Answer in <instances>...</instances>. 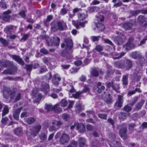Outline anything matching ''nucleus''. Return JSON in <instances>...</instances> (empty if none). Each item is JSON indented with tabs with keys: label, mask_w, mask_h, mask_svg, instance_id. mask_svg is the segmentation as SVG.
I'll list each match as a JSON object with an SVG mask.
<instances>
[{
	"label": "nucleus",
	"mask_w": 147,
	"mask_h": 147,
	"mask_svg": "<svg viewBox=\"0 0 147 147\" xmlns=\"http://www.w3.org/2000/svg\"><path fill=\"white\" fill-rule=\"evenodd\" d=\"M51 29L53 32L58 30H63L67 27L66 24L63 21H54L51 24Z\"/></svg>",
	"instance_id": "f257e3e1"
},
{
	"label": "nucleus",
	"mask_w": 147,
	"mask_h": 147,
	"mask_svg": "<svg viewBox=\"0 0 147 147\" xmlns=\"http://www.w3.org/2000/svg\"><path fill=\"white\" fill-rule=\"evenodd\" d=\"M2 93L3 97L5 98H8L9 96H11V98L13 99L14 98V96L15 94H16L14 91L11 90L7 86L3 87L2 90Z\"/></svg>",
	"instance_id": "f03ea898"
},
{
	"label": "nucleus",
	"mask_w": 147,
	"mask_h": 147,
	"mask_svg": "<svg viewBox=\"0 0 147 147\" xmlns=\"http://www.w3.org/2000/svg\"><path fill=\"white\" fill-rule=\"evenodd\" d=\"M46 42L49 46L52 45L58 46L60 42V38L57 36L53 37L51 38L48 37L46 38Z\"/></svg>",
	"instance_id": "7ed1b4c3"
},
{
	"label": "nucleus",
	"mask_w": 147,
	"mask_h": 147,
	"mask_svg": "<svg viewBox=\"0 0 147 147\" xmlns=\"http://www.w3.org/2000/svg\"><path fill=\"white\" fill-rule=\"evenodd\" d=\"M52 123L53 125L50 126L49 129V131H51L56 130L61 127V126L63 124V123L60 121L54 120L53 121Z\"/></svg>",
	"instance_id": "20e7f679"
},
{
	"label": "nucleus",
	"mask_w": 147,
	"mask_h": 147,
	"mask_svg": "<svg viewBox=\"0 0 147 147\" xmlns=\"http://www.w3.org/2000/svg\"><path fill=\"white\" fill-rule=\"evenodd\" d=\"M70 140V138L69 135L64 133L60 137L59 139L60 143L62 144H64L68 142Z\"/></svg>",
	"instance_id": "39448f33"
},
{
	"label": "nucleus",
	"mask_w": 147,
	"mask_h": 147,
	"mask_svg": "<svg viewBox=\"0 0 147 147\" xmlns=\"http://www.w3.org/2000/svg\"><path fill=\"white\" fill-rule=\"evenodd\" d=\"M123 96L119 95L117 100L114 105L115 108L116 109H119L121 108L123 105Z\"/></svg>",
	"instance_id": "423d86ee"
},
{
	"label": "nucleus",
	"mask_w": 147,
	"mask_h": 147,
	"mask_svg": "<svg viewBox=\"0 0 147 147\" xmlns=\"http://www.w3.org/2000/svg\"><path fill=\"white\" fill-rule=\"evenodd\" d=\"M134 40V39L132 38L129 39L128 42L125 45L123 46L125 48L126 50H130L134 48L135 46L133 43Z\"/></svg>",
	"instance_id": "0eeeda50"
},
{
	"label": "nucleus",
	"mask_w": 147,
	"mask_h": 147,
	"mask_svg": "<svg viewBox=\"0 0 147 147\" xmlns=\"http://www.w3.org/2000/svg\"><path fill=\"white\" fill-rule=\"evenodd\" d=\"M123 69L126 70H128L131 69L133 65L132 62L129 59H126L123 61Z\"/></svg>",
	"instance_id": "6e6552de"
},
{
	"label": "nucleus",
	"mask_w": 147,
	"mask_h": 147,
	"mask_svg": "<svg viewBox=\"0 0 147 147\" xmlns=\"http://www.w3.org/2000/svg\"><path fill=\"white\" fill-rule=\"evenodd\" d=\"M105 89V86L102 84L100 82H98L97 83V86L94 87V89L96 93H100L101 92L102 90H104Z\"/></svg>",
	"instance_id": "1a4fd4ad"
},
{
	"label": "nucleus",
	"mask_w": 147,
	"mask_h": 147,
	"mask_svg": "<svg viewBox=\"0 0 147 147\" xmlns=\"http://www.w3.org/2000/svg\"><path fill=\"white\" fill-rule=\"evenodd\" d=\"M127 127H124L122 128L119 131L120 136L124 139H125L127 138Z\"/></svg>",
	"instance_id": "9d476101"
},
{
	"label": "nucleus",
	"mask_w": 147,
	"mask_h": 147,
	"mask_svg": "<svg viewBox=\"0 0 147 147\" xmlns=\"http://www.w3.org/2000/svg\"><path fill=\"white\" fill-rule=\"evenodd\" d=\"M65 43L66 48V50L71 49L73 46V42L72 40L69 38L65 39Z\"/></svg>",
	"instance_id": "9b49d317"
},
{
	"label": "nucleus",
	"mask_w": 147,
	"mask_h": 147,
	"mask_svg": "<svg viewBox=\"0 0 147 147\" xmlns=\"http://www.w3.org/2000/svg\"><path fill=\"white\" fill-rule=\"evenodd\" d=\"M61 78L58 76L57 74H54L52 78V81L53 83L57 85L59 84V82L61 80Z\"/></svg>",
	"instance_id": "f8f14e48"
},
{
	"label": "nucleus",
	"mask_w": 147,
	"mask_h": 147,
	"mask_svg": "<svg viewBox=\"0 0 147 147\" xmlns=\"http://www.w3.org/2000/svg\"><path fill=\"white\" fill-rule=\"evenodd\" d=\"M11 57L20 64L22 65H24V61L19 56L14 55H13Z\"/></svg>",
	"instance_id": "ddd939ff"
},
{
	"label": "nucleus",
	"mask_w": 147,
	"mask_h": 147,
	"mask_svg": "<svg viewBox=\"0 0 147 147\" xmlns=\"http://www.w3.org/2000/svg\"><path fill=\"white\" fill-rule=\"evenodd\" d=\"M87 22L86 21L84 22H80L78 21H72V23L76 28H78L79 26H81L82 27H84L85 24L87 23Z\"/></svg>",
	"instance_id": "4468645a"
},
{
	"label": "nucleus",
	"mask_w": 147,
	"mask_h": 147,
	"mask_svg": "<svg viewBox=\"0 0 147 147\" xmlns=\"http://www.w3.org/2000/svg\"><path fill=\"white\" fill-rule=\"evenodd\" d=\"M126 53L125 52H122L121 53H114L112 55L113 57V59H117L121 58L124 56Z\"/></svg>",
	"instance_id": "2eb2a0df"
},
{
	"label": "nucleus",
	"mask_w": 147,
	"mask_h": 147,
	"mask_svg": "<svg viewBox=\"0 0 147 147\" xmlns=\"http://www.w3.org/2000/svg\"><path fill=\"white\" fill-rule=\"evenodd\" d=\"M22 109V108L20 107L17 109H16L13 111V118L15 120H17L19 119V115Z\"/></svg>",
	"instance_id": "dca6fc26"
},
{
	"label": "nucleus",
	"mask_w": 147,
	"mask_h": 147,
	"mask_svg": "<svg viewBox=\"0 0 147 147\" xmlns=\"http://www.w3.org/2000/svg\"><path fill=\"white\" fill-rule=\"evenodd\" d=\"M95 24L96 28L95 29V30H96V31L98 32H102L105 29V26L102 24L98 22V23Z\"/></svg>",
	"instance_id": "f3484780"
},
{
	"label": "nucleus",
	"mask_w": 147,
	"mask_h": 147,
	"mask_svg": "<svg viewBox=\"0 0 147 147\" xmlns=\"http://www.w3.org/2000/svg\"><path fill=\"white\" fill-rule=\"evenodd\" d=\"M11 13V11L10 10L4 12L3 13V20L5 21H8L10 18V16L9 14L10 13Z\"/></svg>",
	"instance_id": "a211bd4d"
},
{
	"label": "nucleus",
	"mask_w": 147,
	"mask_h": 147,
	"mask_svg": "<svg viewBox=\"0 0 147 147\" xmlns=\"http://www.w3.org/2000/svg\"><path fill=\"white\" fill-rule=\"evenodd\" d=\"M13 71L12 70V69H5L4 70L3 72V73L5 74H13L16 72L17 70V68L15 66H14Z\"/></svg>",
	"instance_id": "6ab92c4d"
},
{
	"label": "nucleus",
	"mask_w": 147,
	"mask_h": 147,
	"mask_svg": "<svg viewBox=\"0 0 147 147\" xmlns=\"http://www.w3.org/2000/svg\"><path fill=\"white\" fill-rule=\"evenodd\" d=\"M14 134L18 136H22L23 134V130L22 128H16L14 131Z\"/></svg>",
	"instance_id": "aec40b11"
},
{
	"label": "nucleus",
	"mask_w": 147,
	"mask_h": 147,
	"mask_svg": "<svg viewBox=\"0 0 147 147\" xmlns=\"http://www.w3.org/2000/svg\"><path fill=\"white\" fill-rule=\"evenodd\" d=\"M142 54L138 51H135L131 53V57L135 59H138V58L140 57Z\"/></svg>",
	"instance_id": "412c9836"
},
{
	"label": "nucleus",
	"mask_w": 147,
	"mask_h": 147,
	"mask_svg": "<svg viewBox=\"0 0 147 147\" xmlns=\"http://www.w3.org/2000/svg\"><path fill=\"white\" fill-rule=\"evenodd\" d=\"M115 43L118 45H122L123 42L122 38L120 36L116 37L114 39Z\"/></svg>",
	"instance_id": "4be33fe9"
},
{
	"label": "nucleus",
	"mask_w": 147,
	"mask_h": 147,
	"mask_svg": "<svg viewBox=\"0 0 147 147\" xmlns=\"http://www.w3.org/2000/svg\"><path fill=\"white\" fill-rule=\"evenodd\" d=\"M64 51L62 52L61 56L64 57L68 59H71L72 58L73 56L69 53L67 52V51Z\"/></svg>",
	"instance_id": "5701e85b"
},
{
	"label": "nucleus",
	"mask_w": 147,
	"mask_h": 147,
	"mask_svg": "<svg viewBox=\"0 0 147 147\" xmlns=\"http://www.w3.org/2000/svg\"><path fill=\"white\" fill-rule=\"evenodd\" d=\"M115 67L119 69H123V62L121 61H117L114 63Z\"/></svg>",
	"instance_id": "b1692460"
},
{
	"label": "nucleus",
	"mask_w": 147,
	"mask_h": 147,
	"mask_svg": "<svg viewBox=\"0 0 147 147\" xmlns=\"http://www.w3.org/2000/svg\"><path fill=\"white\" fill-rule=\"evenodd\" d=\"M133 24L129 22L124 23L122 25V27L126 30H130L132 27Z\"/></svg>",
	"instance_id": "393cba45"
},
{
	"label": "nucleus",
	"mask_w": 147,
	"mask_h": 147,
	"mask_svg": "<svg viewBox=\"0 0 147 147\" xmlns=\"http://www.w3.org/2000/svg\"><path fill=\"white\" fill-rule=\"evenodd\" d=\"M144 102V101L143 100H142L139 102L136 105L134 109V110L135 111H138L140 109L142 106Z\"/></svg>",
	"instance_id": "a878e982"
},
{
	"label": "nucleus",
	"mask_w": 147,
	"mask_h": 147,
	"mask_svg": "<svg viewBox=\"0 0 147 147\" xmlns=\"http://www.w3.org/2000/svg\"><path fill=\"white\" fill-rule=\"evenodd\" d=\"M77 128L80 132H83L85 130V128L84 125L82 123H79L77 125Z\"/></svg>",
	"instance_id": "bb28decb"
},
{
	"label": "nucleus",
	"mask_w": 147,
	"mask_h": 147,
	"mask_svg": "<svg viewBox=\"0 0 147 147\" xmlns=\"http://www.w3.org/2000/svg\"><path fill=\"white\" fill-rule=\"evenodd\" d=\"M107 75L109 77L112 75L114 73V71L112 69L111 66L108 65L107 66Z\"/></svg>",
	"instance_id": "cd10ccee"
},
{
	"label": "nucleus",
	"mask_w": 147,
	"mask_h": 147,
	"mask_svg": "<svg viewBox=\"0 0 147 147\" xmlns=\"http://www.w3.org/2000/svg\"><path fill=\"white\" fill-rule=\"evenodd\" d=\"M79 146L81 147H83L85 145L86 140L85 139L83 138H80L78 140Z\"/></svg>",
	"instance_id": "c85d7f7f"
},
{
	"label": "nucleus",
	"mask_w": 147,
	"mask_h": 147,
	"mask_svg": "<svg viewBox=\"0 0 147 147\" xmlns=\"http://www.w3.org/2000/svg\"><path fill=\"white\" fill-rule=\"evenodd\" d=\"M41 126L40 125H35L33 129V131L35 136H36L35 134L38 133L39 132L41 129Z\"/></svg>",
	"instance_id": "c756f323"
},
{
	"label": "nucleus",
	"mask_w": 147,
	"mask_h": 147,
	"mask_svg": "<svg viewBox=\"0 0 147 147\" xmlns=\"http://www.w3.org/2000/svg\"><path fill=\"white\" fill-rule=\"evenodd\" d=\"M129 75L127 74L123 75L122 80L123 85H127L128 84V78Z\"/></svg>",
	"instance_id": "7c9ffc66"
},
{
	"label": "nucleus",
	"mask_w": 147,
	"mask_h": 147,
	"mask_svg": "<svg viewBox=\"0 0 147 147\" xmlns=\"http://www.w3.org/2000/svg\"><path fill=\"white\" fill-rule=\"evenodd\" d=\"M146 18L142 15L139 16L138 18V22L143 24L145 22L146 20Z\"/></svg>",
	"instance_id": "2f4dec72"
},
{
	"label": "nucleus",
	"mask_w": 147,
	"mask_h": 147,
	"mask_svg": "<svg viewBox=\"0 0 147 147\" xmlns=\"http://www.w3.org/2000/svg\"><path fill=\"white\" fill-rule=\"evenodd\" d=\"M91 75L94 76H97L98 75V69L94 68L93 69L91 72Z\"/></svg>",
	"instance_id": "473e14b6"
},
{
	"label": "nucleus",
	"mask_w": 147,
	"mask_h": 147,
	"mask_svg": "<svg viewBox=\"0 0 147 147\" xmlns=\"http://www.w3.org/2000/svg\"><path fill=\"white\" fill-rule=\"evenodd\" d=\"M76 111L77 113H79L82 111L81 104L79 102H76Z\"/></svg>",
	"instance_id": "72a5a7b5"
},
{
	"label": "nucleus",
	"mask_w": 147,
	"mask_h": 147,
	"mask_svg": "<svg viewBox=\"0 0 147 147\" xmlns=\"http://www.w3.org/2000/svg\"><path fill=\"white\" fill-rule=\"evenodd\" d=\"M9 112V108L8 107L5 105L3 107L2 110V117L7 114Z\"/></svg>",
	"instance_id": "f704fd0d"
},
{
	"label": "nucleus",
	"mask_w": 147,
	"mask_h": 147,
	"mask_svg": "<svg viewBox=\"0 0 147 147\" xmlns=\"http://www.w3.org/2000/svg\"><path fill=\"white\" fill-rule=\"evenodd\" d=\"M53 110L56 112L58 113L61 111V109L59 107V105L57 104L53 107Z\"/></svg>",
	"instance_id": "c9c22d12"
},
{
	"label": "nucleus",
	"mask_w": 147,
	"mask_h": 147,
	"mask_svg": "<svg viewBox=\"0 0 147 147\" xmlns=\"http://www.w3.org/2000/svg\"><path fill=\"white\" fill-rule=\"evenodd\" d=\"M111 147H121L120 145V143L116 141H113L110 145Z\"/></svg>",
	"instance_id": "e433bc0d"
},
{
	"label": "nucleus",
	"mask_w": 147,
	"mask_h": 147,
	"mask_svg": "<svg viewBox=\"0 0 147 147\" xmlns=\"http://www.w3.org/2000/svg\"><path fill=\"white\" fill-rule=\"evenodd\" d=\"M104 100L107 104H110L112 102V100L110 95L108 94L104 98Z\"/></svg>",
	"instance_id": "4c0bfd02"
},
{
	"label": "nucleus",
	"mask_w": 147,
	"mask_h": 147,
	"mask_svg": "<svg viewBox=\"0 0 147 147\" xmlns=\"http://www.w3.org/2000/svg\"><path fill=\"white\" fill-rule=\"evenodd\" d=\"M42 90L43 91L48 92L49 91V87L48 84H46L42 86Z\"/></svg>",
	"instance_id": "58836bf2"
},
{
	"label": "nucleus",
	"mask_w": 147,
	"mask_h": 147,
	"mask_svg": "<svg viewBox=\"0 0 147 147\" xmlns=\"http://www.w3.org/2000/svg\"><path fill=\"white\" fill-rule=\"evenodd\" d=\"M128 115V114L126 113L121 112L119 116V118L123 120L126 119V117Z\"/></svg>",
	"instance_id": "ea45409f"
},
{
	"label": "nucleus",
	"mask_w": 147,
	"mask_h": 147,
	"mask_svg": "<svg viewBox=\"0 0 147 147\" xmlns=\"http://www.w3.org/2000/svg\"><path fill=\"white\" fill-rule=\"evenodd\" d=\"M138 98L137 96H135L133 98L129 103V105L131 106L133 105L137 101Z\"/></svg>",
	"instance_id": "a19ab883"
},
{
	"label": "nucleus",
	"mask_w": 147,
	"mask_h": 147,
	"mask_svg": "<svg viewBox=\"0 0 147 147\" xmlns=\"http://www.w3.org/2000/svg\"><path fill=\"white\" fill-rule=\"evenodd\" d=\"M35 121V119L32 117L28 118L26 121V122L29 124H30L33 123Z\"/></svg>",
	"instance_id": "79ce46f5"
},
{
	"label": "nucleus",
	"mask_w": 147,
	"mask_h": 147,
	"mask_svg": "<svg viewBox=\"0 0 147 147\" xmlns=\"http://www.w3.org/2000/svg\"><path fill=\"white\" fill-rule=\"evenodd\" d=\"M69 146V147H77V142L74 141H72L70 142Z\"/></svg>",
	"instance_id": "37998d69"
},
{
	"label": "nucleus",
	"mask_w": 147,
	"mask_h": 147,
	"mask_svg": "<svg viewBox=\"0 0 147 147\" xmlns=\"http://www.w3.org/2000/svg\"><path fill=\"white\" fill-rule=\"evenodd\" d=\"M39 138L41 140H45L47 139V136L45 133H42L39 135Z\"/></svg>",
	"instance_id": "c03bdc74"
},
{
	"label": "nucleus",
	"mask_w": 147,
	"mask_h": 147,
	"mask_svg": "<svg viewBox=\"0 0 147 147\" xmlns=\"http://www.w3.org/2000/svg\"><path fill=\"white\" fill-rule=\"evenodd\" d=\"M78 19L79 20H83L86 18V16L85 14L83 13L80 14L78 16Z\"/></svg>",
	"instance_id": "a18cd8bd"
},
{
	"label": "nucleus",
	"mask_w": 147,
	"mask_h": 147,
	"mask_svg": "<svg viewBox=\"0 0 147 147\" xmlns=\"http://www.w3.org/2000/svg\"><path fill=\"white\" fill-rule=\"evenodd\" d=\"M103 49V47L100 45H97L95 49L97 52H100L102 51Z\"/></svg>",
	"instance_id": "49530a36"
},
{
	"label": "nucleus",
	"mask_w": 147,
	"mask_h": 147,
	"mask_svg": "<svg viewBox=\"0 0 147 147\" xmlns=\"http://www.w3.org/2000/svg\"><path fill=\"white\" fill-rule=\"evenodd\" d=\"M21 97V94L20 93H18L16 94V98L15 99L14 101L15 102L17 101L20 100Z\"/></svg>",
	"instance_id": "de8ad7c7"
},
{
	"label": "nucleus",
	"mask_w": 147,
	"mask_h": 147,
	"mask_svg": "<svg viewBox=\"0 0 147 147\" xmlns=\"http://www.w3.org/2000/svg\"><path fill=\"white\" fill-rule=\"evenodd\" d=\"M45 109L47 111H49L51 110H53L52 106L50 104H46L45 105Z\"/></svg>",
	"instance_id": "09e8293b"
},
{
	"label": "nucleus",
	"mask_w": 147,
	"mask_h": 147,
	"mask_svg": "<svg viewBox=\"0 0 147 147\" xmlns=\"http://www.w3.org/2000/svg\"><path fill=\"white\" fill-rule=\"evenodd\" d=\"M68 104L67 101L64 99H63L61 100V106L63 107L66 106Z\"/></svg>",
	"instance_id": "8fccbe9b"
},
{
	"label": "nucleus",
	"mask_w": 147,
	"mask_h": 147,
	"mask_svg": "<svg viewBox=\"0 0 147 147\" xmlns=\"http://www.w3.org/2000/svg\"><path fill=\"white\" fill-rule=\"evenodd\" d=\"M139 62L141 64H143L145 62V60L144 57L142 56V55H141L140 57L138 58Z\"/></svg>",
	"instance_id": "3c124183"
},
{
	"label": "nucleus",
	"mask_w": 147,
	"mask_h": 147,
	"mask_svg": "<svg viewBox=\"0 0 147 147\" xmlns=\"http://www.w3.org/2000/svg\"><path fill=\"white\" fill-rule=\"evenodd\" d=\"M5 30H6L7 32H10L13 30V26L12 25H9L6 27L5 28Z\"/></svg>",
	"instance_id": "603ef678"
},
{
	"label": "nucleus",
	"mask_w": 147,
	"mask_h": 147,
	"mask_svg": "<svg viewBox=\"0 0 147 147\" xmlns=\"http://www.w3.org/2000/svg\"><path fill=\"white\" fill-rule=\"evenodd\" d=\"M9 119L7 117H2L1 122L3 124H5L7 121Z\"/></svg>",
	"instance_id": "864d4df0"
},
{
	"label": "nucleus",
	"mask_w": 147,
	"mask_h": 147,
	"mask_svg": "<svg viewBox=\"0 0 147 147\" xmlns=\"http://www.w3.org/2000/svg\"><path fill=\"white\" fill-rule=\"evenodd\" d=\"M26 12L25 11H22L19 13V15L21 17L24 18L26 16Z\"/></svg>",
	"instance_id": "5fc2aeb1"
},
{
	"label": "nucleus",
	"mask_w": 147,
	"mask_h": 147,
	"mask_svg": "<svg viewBox=\"0 0 147 147\" xmlns=\"http://www.w3.org/2000/svg\"><path fill=\"white\" fill-rule=\"evenodd\" d=\"M40 52L44 55H46L49 53V51L44 48L41 49L40 50Z\"/></svg>",
	"instance_id": "6e6d98bb"
},
{
	"label": "nucleus",
	"mask_w": 147,
	"mask_h": 147,
	"mask_svg": "<svg viewBox=\"0 0 147 147\" xmlns=\"http://www.w3.org/2000/svg\"><path fill=\"white\" fill-rule=\"evenodd\" d=\"M99 117L100 118L106 119H107V115L104 114H99L98 115Z\"/></svg>",
	"instance_id": "4d7b16f0"
},
{
	"label": "nucleus",
	"mask_w": 147,
	"mask_h": 147,
	"mask_svg": "<svg viewBox=\"0 0 147 147\" xmlns=\"http://www.w3.org/2000/svg\"><path fill=\"white\" fill-rule=\"evenodd\" d=\"M113 88L117 92H119V90L120 88L119 85L118 84H115L113 86Z\"/></svg>",
	"instance_id": "13d9d810"
},
{
	"label": "nucleus",
	"mask_w": 147,
	"mask_h": 147,
	"mask_svg": "<svg viewBox=\"0 0 147 147\" xmlns=\"http://www.w3.org/2000/svg\"><path fill=\"white\" fill-rule=\"evenodd\" d=\"M0 41L1 43L4 45L7 46L8 44V42L6 40L3 39V38H0Z\"/></svg>",
	"instance_id": "bf43d9fd"
},
{
	"label": "nucleus",
	"mask_w": 147,
	"mask_h": 147,
	"mask_svg": "<svg viewBox=\"0 0 147 147\" xmlns=\"http://www.w3.org/2000/svg\"><path fill=\"white\" fill-rule=\"evenodd\" d=\"M124 110L127 112H129L131 110V108L128 105H126L124 107Z\"/></svg>",
	"instance_id": "052dcab7"
},
{
	"label": "nucleus",
	"mask_w": 147,
	"mask_h": 147,
	"mask_svg": "<svg viewBox=\"0 0 147 147\" xmlns=\"http://www.w3.org/2000/svg\"><path fill=\"white\" fill-rule=\"evenodd\" d=\"M82 93V92L79 91L77 92L75 94H73L72 95L73 97L76 98H77Z\"/></svg>",
	"instance_id": "680f3d73"
},
{
	"label": "nucleus",
	"mask_w": 147,
	"mask_h": 147,
	"mask_svg": "<svg viewBox=\"0 0 147 147\" xmlns=\"http://www.w3.org/2000/svg\"><path fill=\"white\" fill-rule=\"evenodd\" d=\"M62 117L65 121L67 120L69 118V115L66 114H63L62 115Z\"/></svg>",
	"instance_id": "e2e57ef3"
},
{
	"label": "nucleus",
	"mask_w": 147,
	"mask_h": 147,
	"mask_svg": "<svg viewBox=\"0 0 147 147\" xmlns=\"http://www.w3.org/2000/svg\"><path fill=\"white\" fill-rule=\"evenodd\" d=\"M6 67L13 66V62L9 61H6Z\"/></svg>",
	"instance_id": "0e129e2a"
},
{
	"label": "nucleus",
	"mask_w": 147,
	"mask_h": 147,
	"mask_svg": "<svg viewBox=\"0 0 147 147\" xmlns=\"http://www.w3.org/2000/svg\"><path fill=\"white\" fill-rule=\"evenodd\" d=\"M100 37L99 36H93L91 37V38L93 42L98 41Z\"/></svg>",
	"instance_id": "69168bd1"
},
{
	"label": "nucleus",
	"mask_w": 147,
	"mask_h": 147,
	"mask_svg": "<svg viewBox=\"0 0 147 147\" xmlns=\"http://www.w3.org/2000/svg\"><path fill=\"white\" fill-rule=\"evenodd\" d=\"M98 8L96 7H89L88 8V10L90 12H92L94 11L97 8Z\"/></svg>",
	"instance_id": "338daca9"
},
{
	"label": "nucleus",
	"mask_w": 147,
	"mask_h": 147,
	"mask_svg": "<svg viewBox=\"0 0 147 147\" xmlns=\"http://www.w3.org/2000/svg\"><path fill=\"white\" fill-rule=\"evenodd\" d=\"M68 11V10H67L65 8L62 9L61 11V14L63 15H64L67 13Z\"/></svg>",
	"instance_id": "774afa93"
}]
</instances>
